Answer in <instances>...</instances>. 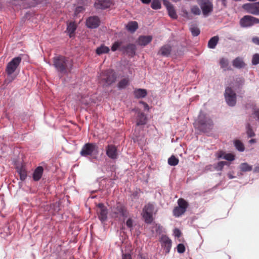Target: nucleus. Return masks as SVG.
<instances>
[{"label": "nucleus", "instance_id": "6e6d98bb", "mask_svg": "<svg viewBox=\"0 0 259 259\" xmlns=\"http://www.w3.org/2000/svg\"><path fill=\"white\" fill-rule=\"evenodd\" d=\"M84 10L82 7H77L76 8L75 13H79Z\"/></svg>", "mask_w": 259, "mask_h": 259}, {"label": "nucleus", "instance_id": "37998d69", "mask_svg": "<svg viewBox=\"0 0 259 259\" xmlns=\"http://www.w3.org/2000/svg\"><path fill=\"white\" fill-rule=\"evenodd\" d=\"M192 14L195 15H199L201 14V11L197 6H194L191 9Z\"/></svg>", "mask_w": 259, "mask_h": 259}, {"label": "nucleus", "instance_id": "473e14b6", "mask_svg": "<svg viewBox=\"0 0 259 259\" xmlns=\"http://www.w3.org/2000/svg\"><path fill=\"white\" fill-rule=\"evenodd\" d=\"M234 146L236 149L240 152L244 151L245 149L244 145L239 140H236L234 142Z\"/></svg>", "mask_w": 259, "mask_h": 259}, {"label": "nucleus", "instance_id": "052dcab7", "mask_svg": "<svg viewBox=\"0 0 259 259\" xmlns=\"http://www.w3.org/2000/svg\"><path fill=\"white\" fill-rule=\"evenodd\" d=\"M255 139H251L249 141V143H255Z\"/></svg>", "mask_w": 259, "mask_h": 259}, {"label": "nucleus", "instance_id": "79ce46f5", "mask_svg": "<svg viewBox=\"0 0 259 259\" xmlns=\"http://www.w3.org/2000/svg\"><path fill=\"white\" fill-rule=\"evenodd\" d=\"M228 163L226 161H220L214 166V168L218 171H222L225 165H227Z\"/></svg>", "mask_w": 259, "mask_h": 259}, {"label": "nucleus", "instance_id": "680f3d73", "mask_svg": "<svg viewBox=\"0 0 259 259\" xmlns=\"http://www.w3.org/2000/svg\"><path fill=\"white\" fill-rule=\"evenodd\" d=\"M255 171L258 172L259 171V167H255L254 169Z\"/></svg>", "mask_w": 259, "mask_h": 259}, {"label": "nucleus", "instance_id": "e2e57ef3", "mask_svg": "<svg viewBox=\"0 0 259 259\" xmlns=\"http://www.w3.org/2000/svg\"><path fill=\"white\" fill-rule=\"evenodd\" d=\"M229 178H230V179H232V178H233V176H232L231 175H229Z\"/></svg>", "mask_w": 259, "mask_h": 259}, {"label": "nucleus", "instance_id": "ddd939ff", "mask_svg": "<svg viewBox=\"0 0 259 259\" xmlns=\"http://www.w3.org/2000/svg\"><path fill=\"white\" fill-rule=\"evenodd\" d=\"M106 153L112 159H116L118 157L117 147L114 145H108L106 147Z\"/></svg>", "mask_w": 259, "mask_h": 259}, {"label": "nucleus", "instance_id": "6e6552de", "mask_svg": "<svg viewBox=\"0 0 259 259\" xmlns=\"http://www.w3.org/2000/svg\"><path fill=\"white\" fill-rule=\"evenodd\" d=\"M259 24V19L250 15L243 16L239 21V24L241 27H250L255 24Z\"/></svg>", "mask_w": 259, "mask_h": 259}, {"label": "nucleus", "instance_id": "c03bdc74", "mask_svg": "<svg viewBox=\"0 0 259 259\" xmlns=\"http://www.w3.org/2000/svg\"><path fill=\"white\" fill-rule=\"evenodd\" d=\"M247 131L246 133L247 136L249 137H253L255 136V134L253 132L250 125L249 124H248L246 127Z\"/></svg>", "mask_w": 259, "mask_h": 259}, {"label": "nucleus", "instance_id": "412c9836", "mask_svg": "<svg viewBox=\"0 0 259 259\" xmlns=\"http://www.w3.org/2000/svg\"><path fill=\"white\" fill-rule=\"evenodd\" d=\"M202 11L203 14L204 16H207L212 11L213 7L211 2H208L206 4L201 5L200 6Z\"/></svg>", "mask_w": 259, "mask_h": 259}, {"label": "nucleus", "instance_id": "e433bc0d", "mask_svg": "<svg viewBox=\"0 0 259 259\" xmlns=\"http://www.w3.org/2000/svg\"><path fill=\"white\" fill-rule=\"evenodd\" d=\"M122 45V41H116L114 42V43L113 44V45L111 47V50L113 52L116 51L117 50L119 49L120 50V49L121 47H123Z\"/></svg>", "mask_w": 259, "mask_h": 259}, {"label": "nucleus", "instance_id": "9b49d317", "mask_svg": "<svg viewBox=\"0 0 259 259\" xmlns=\"http://www.w3.org/2000/svg\"><path fill=\"white\" fill-rule=\"evenodd\" d=\"M160 242L165 252L168 253L171 247L172 242L171 239L166 235H162L160 238Z\"/></svg>", "mask_w": 259, "mask_h": 259}, {"label": "nucleus", "instance_id": "a18cd8bd", "mask_svg": "<svg viewBox=\"0 0 259 259\" xmlns=\"http://www.w3.org/2000/svg\"><path fill=\"white\" fill-rule=\"evenodd\" d=\"M252 63L254 65L259 64V54H255L253 56L252 59Z\"/></svg>", "mask_w": 259, "mask_h": 259}, {"label": "nucleus", "instance_id": "09e8293b", "mask_svg": "<svg viewBox=\"0 0 259 259\" xmlns=\"http://www.w3.org/2000/svg\"><path fill=\"white\" fill-rule=\"evenodd\" d=\"M253 114L254 116V117L256 118V120H259V109H254Z\"/></svg>", "mask_w": 259, "mask_h": 259}, {"label": "nucleus", "instance_id": "864d4df0", "mask_svg": "<svg viewBox=\"0 0 259 259\" xmlns=\"http://www.w3.org/2000/svg\"><path fill=\"white\" fill-rule=\"evenodd\" d=\"M209 2V0H197V3L200 6Z\"/></svg>", "mask_w": 259, "mask_h": 259}, {"label": "nucleus", "instance_id": "c756f323", "mask_svg": "<svg viewBox=\"0 0 259 259\" xmlns=\"http://www.w3.org/2000/svg\"><path fill=\"white\" fill-rule=\"evenodd\" d=\"M109 48L104 45H101L96 49V53L98 55H101L103 54L108 53L109 52Z\"/></svg>", "mask_w": 259, "mask_h": 259}, {"label": "nucleus", "instance_id": "603ef678", "mask_svg": "<svg viewBox=\"0 0 259 259\" xmlns=\"http://www.w3.org/2000/svg\"><path fill=\"white\" fill-rule=\"evenodd\" d=\"M122 259H132V256L130 253H123Z\"/></svg>", "mask_w": 259, "mask_h": 259}, {"label": "nucleus", "instance_id": "6ab92c4d", "mask_svg": "<svg viewBox=\"0 0 259 259\" xmlns=\"http://www.w3.org/2000/svg\"><path fill=\"white\" fill-rule=\"evenodd\" d=\"M44 172V168L42 166H39L34 170L32 178L34 181H38L41 178Z\"/></svg>", "mask_w": 259, "mask_h": 259}, {"label": "nucleus", "instance_id": "f257e3e1", "mask_svg": "<svg viewBox=\"0 0 259 259\" xmlns=\"http://www.w3.org/2000/svg\"><path fill=\"white\" fill-rule=\"evenodd\" d=\"M53 65L58 72L66 74L71 71L73 62L68 58L59 55L53 58Z\"/></svg>", "mask_w": 259, "mask_h": 259}, {"label": "nucleus", "instance_id": "5701e85b", "mask_svg": "<svg viewBox=\"0 0 259 259\" xmlns=\"http://www.w3.org/2000/svg\"><path fill=\"white\" fill-rule=\"evenodd\" d=\"M166 8L169 17L172 19H176L178 16L173 5L170 3H168L166 5Z\"/></svg>", "mask_w": 259, "mask_h": 259}, {"label": "nucleus", "instance_id": "2eb2a0df", "mask_svg": "<svg viewBox=\"0 0 259 259\" xmlns=\"http://www.w3.org/2000/svg\"><path fill=\"white\" fill-rule=\"evenodd\" d=\"M100 19L97 16L89 17L86 21V25L90 28H96L100 25Z\"/></svg>", "mask_w": 259, "mask_h": 259}, {"label": "nucleus", "instance_id": "5fc2aeb1", "mask_svg": "<svg viewBox=\"0 0 259 259\" xmlns=\"http://www.w3.org/2000/svg\"><path fill=\"white\" fill-rule=\"evenodd\" d=\"M252 42L256 45H259V37H254L252 38Z\"/></svg>", "mask_w": 259, "mask_h": 259}, {"label": "nucleus", "instance_id": "49530a36", "mask_svg": "<svg viewBox=\"0 0 259 259\" xmlns=\"http://www.w3.org/2000/svg\"><path fill=\"white\" fill-rule=\"evenodd\" d=\"M220 63L222 68H226L228 65V60L224 58L220 60Z\"/></svg>", "mask_w": 259, "mask_h": 259}, {"label": "nucleus", "instance_id": "4d7b16f0", "mask_svg": "<svg viewBox=\"0 0 259 259\" xmlns=\"http://www.w3.org/2000/svg\"><path fill=\"white\" fill-rule=\"evenodd\" d=\"M141 1L143 3L145 4H149L151 0H141Z\"/></svg>", "mask_w": 259, "mask_h": 259}, {"label": "nucleus", "instance_id": "4c0bfd02", "mask_svg": "<svg viewBox=\"0 0 259 259\" xmlns=\"http://www.w3.org/2000/svg\"><path fill=\"white\" fill-rule=\"evenodd\" d=\"M245 82V79L244 78L242 77H238L235 78V86L238 87V88L242 86Z\"/></svg>", "mask_w": 259, "mask_h": 259}, {"label": "nucleus", "instance_id": "3c124183", "mask_svg": "<svg viewBox=\"0 0 259 259\" xmlns=\"http://www.w3.org/2000/svg\"><path fill=\"white\" fill-rule=\"evenodd\" d=\"M126 225L128 228H132L133 227V220L132 219H128L126 222Z\"/></svg>", "mask_w": 259, "mask_h": 259}, {"label": "nucleus", "instance_id": "c85d7f7f", "mask_svg": "<svg viewBox=\"0 0 259 259\" xmlns=\"http://www.w3.org/2000/svg\"><path fill=\"white\" fill-rule=\"evenodd\" d=\"M143 217L144 219L145 223L147 224L151 223L153 220V214L145 211H143Z\"/></svg>", "mask_w": 259, "mask_h": 259}, {"label": "nucleus", "instance_id": "a878e982", "mask_svg": "<svg viewBox=\"0 0 259 259\" xmlns=\"http://www.w3.org/2000/svg\"><path fill=\"white\" fill-rule=\"evenodd\" d=\"M147 94V91L145 89H139L135 90L134 91L135 97L138 99L144 98Z\"/></svg>", "mask_w": 259, "mask_h": 259}, {"label": "nucleus", "instance_id": "cd10ccee", "mask_svg": "<svg viewBox=\"0 0 259 259\" xmlns=\"http://www.w3.org/2000/svg\"><path fill=\"white\" fill-rule=\"evenodd\" d=\"M138 28V24L136 21L130 22L126 25L127 29L131 32H135Z\"/></svg>", "mask_w": 259, "mask_h": 259}, {"label": "nucleus", "instance_id": "4be33fe9", "mask_svg": "<svg viewBox=\"0 0 259 259\" xmlns=\"http://www.w3.org/2000/svg\"><path fill=\"white\" fill-rule=\"evenodd\" d=\"M147 121L146 115L143 112H139L137 118V125H145Z\"/></svg>", "mask_w": 259, "mask_h": 259}, {"label": "nucleus", "instance_id": "b1692460", "mask_svg": "<svg viewBox=\"0 0 259 259\" xmlns=\"http://www.w3.org/2000/svg\"><path fill=\"white\" fill-rule=\"evenodd\" d=\"M233 66L237 68H242L245 66V63L243 59L240 57L236 58L232 62Z\"/></svg>", "mask_w": 259, "mask_h": 259}, {"label": "nucleus", "instance_id": "7c9ffc66", "mask_svg": "<svg viewBox=\"0 0 259 259\" xmlns=\"http://www.w3.org/2000/svg\"><path fill=\"white\" fill-rule=\"evenodd\" d=\"M78 98V101L79 104H80L81 106H87L89 103H90V98L88 96H81L80 98L79 97Z\"/></svg>", "mask_w": 259, "mask_h": 259}, {"label": "nucleus", "instance_id": "de8ad7c7", "mask_svg": "<svg viewBox=\"0 0 259 259\" xmlns=\"http://www.w3.org/2000/svg\"><path fill=\"white\" fill-rule=\"evenodd\" d=\"M177 251L179 253H182L185 251V247L183 244H179L177 246Z\"/></svg>", "mask_w": 259, "mask_h": 259}, {"label": "nucleus", "instance_id": "bb28decb", "mask_svg": "<svg viewBox=\"0 0 259 259\" xmlns=\"http://www.w3.org/2000/svg\"><path fill=\"white\" fill-rule=\"evenodd\" d=\"M219 37L218 36H214L211 37L208 42V47L210 49H214L218 43Z\"/></svg>", "mask_w": 259, "mask_h": 259}, {"label": "nucleus", "instance_id": "a19ab883", "mask_svg": "<svg viewBox=\"0 0 259 259\" xmlns=\"http://www.w3.org/2000/svg\"><path fill=\"white\" fill-rule=\"evenodd\" d=\"M154 210V206L152 204L148 203L146 204L143 208V211L150 212L153 214Z\"/></svg>", "mask_w": 259, "mask_h": 259}, {"label": "nucleus", "instance_id": "c9c22d12", "mask_svg": "<svg viewBox=\"0 0 259 259\" xmlns=\"http://www.w3.org/2000/svg\"><path fill=\"white\" fill-rule=\"evenodd\" d=\"M179 159L175 156L172 155L168 159V163L171 166H176L179 163Z\"/></svg>", "mask_w": 259, "mask_h": 259}, {"label": "nucleus", "instance_id": "9d476101", "mask_svg": "<svg viewBox=\"0 0 259 259\" xmlns=\"http://www.w3.org/2000/svg\"><path fill=\"white\" fill-rule=\"evenodd\" d=\"M225 97L228 105L234 106L236 104V95L231 88L227 87L226 89Z\"/></svg>", "mask_w": 259, "mask_h": 259}, {"label": "nucleus", "instance_id": "aec40b11", "mask_svg": "<svg viewBox=\"0 0 259 259\" xmlns=\"http://www.w3.org/2000/svg\"><path fill=\"white\" fill-rule=\"evenodd\" d=\"M218 158H223L228 161H233L235 159V155L232 153H225L223 151H219L218 153Z\"/></svg>", "mask_w": 259, "mask_h": 259}, {"label": "nucleus", "instance_id": "f3484780", "mask_svg": "<svg viewBox=\"0 0 259 259\" xmlns=\"http://www.w3.org/2000/svg\"><path fill=\"white\" fill-rule=\"evenodd\" d=\"M171 50V47L169 45H165L160 48L158 54L162 56L168 57L170 54Z\"/></svg>", "mask_w": 259, "mask_h": 259}, {"label": "nucleus", "instance_id": "f8f14e48", "mask_svg": "<svg viewBox=\"0 0 259 259\" xmlns=\"http://www.w3.org/2000/svg\"><path fill=\"white\" fill-rule=\"evenodd\" d=\"M112 4V0H96L94 7L96 9L105 10L109 8Z\"/></svg>", "mask_w": 259, "mask_h": 259}, {"label": "nucleus", "instance_id": "39448f33", "mask_svg": "<svg viewBox=\"0 0 259 259\" xmlns=\"http://www.w3.org/2000/svg\"><path fill=\"white\" fill-rule=\"evenodd\" d=\"M22 58L20 57H16L14 58L7 65L6 72L9 75L7 79L9 82L12 81L14 78L12 74L16 70L18 67L21 62Z\"/></svg>", "mask_w": 259, "mask_h": 259}, {"label": "nucleus", "instance_id": "f704fd0d", "mask_svg": "<svg viewBox=\"0 0 259 259\" xmlns=\"http://www.w3.org/2000/svg\"><path fill=\"white\" fill-rule=\"evenodd\" d=\"M190 30L194 36H197L200 34V30L196 24L191 25Z\"/></svg>", "mask_w": 259, "mask_h": 259}, {"label": "nucleus", "instance_id": "dca6fc26", "mask_svg": "<svg viewBox=\"0 0 259 259\" xmlns=\"http://www.w3.org/2000/svg\"><path fill=\"white\" fill-rule=\"evenodd\" d=\"M136 47L134 44H130L127 46H123L120 49V51L126 52L129 56L132 57L135 55Z\"/></svg>", "mask_w": 259, "mask_h": 259}, {"label": "nucleus", "instance_id": "f03ea898", "mask_svg": "<svg viewBox=\"0 0 259 259\" xmlns=\"http://www.w3.org/2000/svg\"><path fill=\"white\" fill-rule=\"evenodd\" d=\"M111 217L118 221L124 222L125 218L128 215V211L124 204L117 202L111 208Z\"/></svg>", "mask_w": 259, "mask_h": 259}, {"label": "nucleus", "instance_id": "0eeeda50", "mask_svg": "<svg viewBox=\"0 0 259 259\" xmlns=\"http://www.w3.org/2000/svg\"><path fill=\"white\" fill-rule=\"evenodd\" d=\"M178 206L174 208L172 211L173 215L178 218L183 214L187 210L189 204L183 198H180L178 200Z\"/></svg>", "mask_w": 259, "mask_h": 259}, {"label": "nucleus", "instance_id": "7ed1b4c3", "mask_svg": "<svg viewBox=\"0 0 259 259\" xmlns=\"http://www.w3.org/2000/svg\"><path fill=\"white\" fill-rule=\"evenodd\" d=\"M117 79V75L115 71L108 69L103 71L100 75V83L104 87H108L114 83Z\"/></svg>", "mask_w": 259, "mask_h": 259}, {"label": "nucleus", "instance_id": "13d9d810", "mask_svg": "<svg viewBox=\"0 0 259 259\" xmlns=\"http://www.w3.org/2000/svg\"><path fill=\"white\" fill-rule=\"evenodd\" d=\"M222 5L224 7L227 6V1L226 0H221Z\"/></svg>", "mask_w": 259, "mask_h": 259}, {"label": "nucleus", "instance_id": "bf43d9fd", "mask_svg": "<svg viewBox=\"0 0 259 259\" xmlns=\"http://www.w3.org/2000/svg\"><path fill=\"white\" fill-rule=\"evenodd\" d=\"M141 103L144 105L145 108H147L148 107V105L146 103L144 102H141Z\"/></svg>", "mask_w": 259, "mask_h": 259}, {"label": "nucleus", "instance_id": "72a5a7b5", "mask_svg": "<svg viewBox=\"0 0 259 259\" xmlns=\"http://www.w3.org/2000/svg\"><path fill=\"white\" fill-rule=\"evenodd\" d=\"M252 166L246 162L242 163L240 165V169L241 171H250L252 170Z\"/></svg>", "mask_w": 259, "mask_h": 259}, {"label": "nucleus", "instance_id": "393cba45", "mask_svg": "<svg viewBox=\"0 0 259 259\" xmlns=\"http://www.w3.org/2000/svg\"><path fill=\"white\" fill-rule=\"evenodd\" d=\"M67 31L69 33V36L71 37L76 29L77 26L74 22H70L67 24Z\"/></svg>", "mask_w": 259, "mask_h": 259}, {"label": "nucleus", "instance_id": "20e7f679", "mask_svg": "<svg viewBox=\"0 0 259 259\" xmlns=\"http://www.w3.org/2000/svg\"><path fill=\"white\" fill-rule=\"evenodd\" d=\"M198 128L203 133L209 132L213 127L211 119L204 113L201 112L198 117Z\"/></svg>", "mask_w": 259, "mask_h": 259}, {"label": "nucleus", "instance_id": "a211bd4d", "mask_svg": "<svg viewBox=\"0 0 259 259\" xmlns=\"http://www.w3.org/2000/svg\"><path fill=\"white\" fill-rule=\"evenodd\" d=\"M152 40V36L151 35H142L139 36L138 42L140 46H145L150 43Z\"/></svg>", "mask_w": 259, "mask_h": 259}, {"label": "nucleus", "instance_id": "423d86ee", "mask_svg": "<svg viewBox=\"0 0 259 259\" xmlns=\"http://www.w3.org/2000/svg\"><path fill=\"white\" fill-rule=\"evenodd\" d=\"M99 153L98 146L95 143H88L82 147L80 155L81 156L87 157L88 156H97Z\"/></svg>", "mask_w": 259, "mask_h": 259}, {"label": "nucleus", "instance_id": "4468645a", "mask_svg": "<svg viewBox=\"0 0 259 259\" xmlns=\"http://www.w3.org/2000/svg\"><path fill=\"white\" fill-rule=\"evenodd\" d=\"M99 210L97 211L98 217L100 221L104 222L107 218L108 210L103 203H99L97 205Z\"/></svg>", "mask_w": 259, "mask_h": 259}, {"label": "nucleus", "instance_id": "2f4dec72", "mask_svg": "<svg viewBox=\"0 0 259 259\" xmlns=\"http://www.w3.org/2000/svg\"><path fill=\"white\" fill-rule=\"evenodd\" d=\"M130 83V79L128 77L121 79L118 83L117 87L119 89L125 88Z\"/></svg>", "mask_w": 259, "mask_h": 259}, {"label": "nucleus", "instance_id": "1a4fd4ad", "mask_svg": "<svg viewBox=\"0 0 259 259\" xmlns=\"http://www.w3.org/2000/svg\"><path fill=\"white\" fill-rule=\"evenodd\" d=\"M242 8L248 13L253 15H259V2L244 4L242 5Z\"/></svg>", "mask_w": 259, "mask_h": 259}, {"label": "nucleus", "instance_id": "58836bf2", "mask_svg": "<svg viewBox=\"0 0 259 259\" xmlns=\"http://www.w3.org/2000/svg\"><path fill=\"white\" fill-rule=\"evenodd\" d=\"M151 7L154 10L159 9L161 8V3L159 0H153Z\"/></svg>", "mask_w": 259, "mask_h": 259}, {"label": "nucleus", "instance_id": "ea45409f", "mask_svg": "<svg viewBox=\"0 0 259 259\" xmlns=\"http://www.w3.org/2000/svg\"><path fill=\"white\" fill-rule=\"evenodd\" d=\"M21 180L24 181L27 177V172L23 168H21L18 170Z\"/></svg>", "mask_w": 259, "mask_h": 259}, {"label": "nucleus", "instance_id": "8fccbe9b", "mask_svg": "<svg viewBox=\"0 0 259 259\" xmlns=\"http://www.w3.org/2000/svg\"><path fill=\"white\" fill-rule=\"evenodd\" d=\"M174 233L175 236L177 237H180L181 235V232L178 229H175L174 230Z\"/></svg>", "mask_w": 259, "mask_h": 259}]
</instances>
